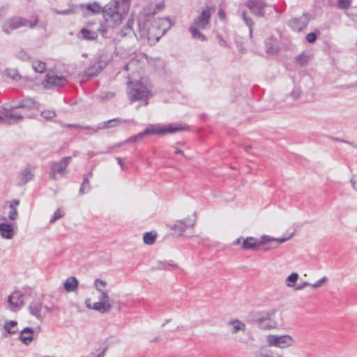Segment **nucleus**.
Instances as JSON below:
<instances>
[{
	"label": "nucleus",
	"mask_w": 357,
	"mask_h": 357,
	"mask_svg": "<svg viewBox=\"0 0 357 357\" xmlns=\"http://www.w3.org/2000/svg\"><path fill=\"white\" fill-rule=\"evenodd\" d=\"M163 8V4L159 3L155 6V10L151 12V8H147L144 12L138 16V33H135L132 29L134 19L130 17L124 26L119 31V36L122 38L133 34L137 40L147 39L151 40H158L161 36L165 33V28L162 27L165 23L167 22V19L159 18L151 22V18L155 13V10H160Z\"/></svg>",
	"instance_id": "1"
},
{
	"label": "nucleus",
	"mask_w": 357,
	"mask_h": 357,
	"mask_svg": "<svg viewBox=\"0 0 357 357\" xmlns=\"http://www.w3.org/2000/svg\"><path fill=\"white\" fill-rule=\"evenodd\" d=\"M128 6H121L118 1H111L103 8L102 14L105 22L107 27L115 28L119 26L127 15Z\"/></svg>",
	"instance_id": "2"
},
{
	"label": "nucleus",
	"mask_w": 357,
	"mask_h": 357,
	"mask_svg": "<svg viewBox=\"0 0 357 357\" xmlns=\"http://www.w3.org/2000/svg\"><path fill=\"white\" fill-rule=\"evenodd\" d=\"M38 22L37 16H33L31 20L21 17H13L4 21L1 25L2 31L6 33L10 34L13 31H15L20 27H29L33 29Z\"/></svg>",
	"instance_id": "3"
},
{
	"label": "nucleus",
	"mask_w": 357,
	"mask_h": 357,
	"mask_svg": "<svg viewBox=\"0 0 357 357\" xmlns=\"http://www.w3.org/2000/svg\"><path fill=\"white\" fill-rule=\"evenodd\" d=\"M275 310L267 312H252L248 315L249 321L257 324L258 327L263 330L275 328L277 323L272 319Z\"/></svg>",
	"instance_id": "4"
},
{
	"label": "nucleus",
	"mask_w": 357,
	"mask_h": 357,
	"mask_svg": "<svg viewBox=\"0 0 357 357\" xmlns=\"http://www.w3.org/2000/svg\"><path fill=\"white\" fill-rule=\"evenodd\" d=\"M128 95L131 102L139 100H145V105H148L147 98L150 94V91L147 88L140 82H128Z\"/></svg>",
	"instance_id": "5"
},
{
	"label": "nucleus",
	"mask_w": 357,
	"mask_h": 357,
	"mask_svg": "<svg viewBox=\"0 0 357 357\" xmlns=\"http://www.w3.org/2000/svg\"><path fill=\"white\" fill-rule=\"evenodd\" d=\"M266 342L270 347H275L280 349H287L293 347L296 344L294 338L287 334L285 335H268Z\"/></svg>",
	"instance_id": "6"
},
{
	"label": "nucleus",
	"mask_w": 357,
	"mask_h": 357,
	"mask_svg": "<svg viewBox=\"0 0 357 357\" xmlns=\"http://www.w3.org/2000/svg\"><path fill=\"white\" fill-rule=\"evenodd\" d=\"M185 129L186 128L185 126H174L172 124L164 127L160 125H150L143 131V132L145 137L151 135H165L167 133H174Z\"/></svg>",
	"instance_id": "7"
},
{
	"label": "nucleus",
	"mask_w": 357,
	"mask_h": 357,
	"mask_svg": "<svg viewBox=\"0 0 357 357\" xmlns=\"http://www.w3.org/2000/svg\"><path fill=\"white\" fill-rule=\"evenodd\" d=\"M213 13V7L206 6L202 9L199 15L194 19L192 24L198 26L200 29H206L209 24L211 15Z\"/></svg>",
	"instance_id": "8"
},
{
	"label": "nucleus",
	"mask_w": 357,
	"mask_h": 357,
	"mask_svg": "<svg viewBox=\"0 0 357 357\" xmlns=\"http://www.w3.org/2000/svg\"><path fill=\"white\" fill-rule=\"evenodd\" d=\"M98 291L100 293L99 301L93 305V310L101 313L108 312L112 308L108 294L103 290Z\"/></svg>",
	"instance_id": "9"
},
{
	"label": "nucleus",
	"mask_w": 357,
	"mask_h": 357,
	"mask_svg": "<svg viewBox=\"0 0 357 357\" xmlns=\"http://www.w3.org/2000/svg\"><path fill=\"white\" fill-rule=\"evenodd\" d=\"M310 20V15L305 13L301 16L292 19L289 24L293 30L301 32L307 27Z\"/></svg>",
	"instance_id": "10"
},
{
	"label": "nucleus",
	"mask_w": 357,
	"mask_h": 357,
	"mask_svg": "<svg viewBox=\"0 0 357 357\" xmlns=\"http://www.w3.org/2000/svg\"><path fill=\"white\" fill-rule=\"evenodd\" d=\"M246 6L255 15L261 17L265 15L264 9L267 6L265 0H248Z\"/></svg>",
	"instance_id": "11"
},
{
	"label": "nucleus",
	"mask_w": 357,
	"mask_h": 357,
	"mask_svg": "<svg viewBox=\"0 0 357 357\" xmlns=\"http://www.w3.org/2000/svg\"><path fill=\"white\" fill-rule=\"evenodd\" d=\"M130 122V120L122 119L121 118L112 119L104 122H101L98 125L97 128H91V127H84L85 129H91L93 132H97L98 130H104L111 128H114L123 123Z\"/></svg>",
	"instance_id": "12"
},
{
	"label": "nucleus",
	"mask_w": 357,
	"mask_h": 357,
	"mask_svg": "<svg viewBox=\"0 0 357 357\" xmlns=\"http://www.w3.org/2000/svg\"><path fill=\"white\" fill-rule=\"evenodd\" d=\"M105 68V65L101 61L96 60L92 61L89 66L83 73V77L91 79L97 76Z\"/></svg>",
	"instance_id": "13"
},
{
	"label": "nucleus",
	"mask_w": 357,
	"mask_h": 357,
	"mask_svg": "<svg viewBox=\"0 0 357 357\" xmlns=\"http://www.w3.org/2000/svg\"><path fill=\"white\" fill-rule=\"evenodd\" d=\"M66 82V79L63 76H57L54 74L47 73L45 79L43 82L45 88L50 89L52 86H63Z\"/></svg>",
	"instance_id": "14"
},
{
	"label": "nucleus",
	"mask_w": 357,
	"mask_h": 357,
	"mask_svg": "<svg viewBox=\"0 0 357 357\" xmlns=\"http://www.w3.org/2000/svg\"><path fill=\"white\" fill-rule=\"evenodd\" d=\"M195 224V218L192 219L187 218L181 220H177L174 225L170 227V228L178 234H182L188 228L192 227Z\"/></svg>",
	"instance_id": "15"
},
{
	"label": "nucleus",
	"mask_w": 357,
	"mask_h": 357,
	"mask_svg": "<svg viewBox=\"0 0 357 357\" xmlns=\"http://www.w3.org/2000/svg\"><path fill=\"white\" fill-rule=\"evenodd\" d=\"M15 223H0V236L4 239H12L15 234Z\"/></svg>",
	"instance_id": "16"
},
{
	"label": "nucleus",
	"mask_w": 357,
	"mask_h": 357,
	"mask_svg": "<svg viewBox=\"0 0 357 357\" xmlns=\"http://www.w3.org/2000/svg\"><path fill=\"white\" fill-rule=\"evenodd\" d=\"M265 50L268 54H276L280 51L279 41L274 37L271 36L265 40Z\"/></svg>",
	"instance_id": "17"
},
{
	"label": "nucleus",
	"mask_w": 357,
	"mask_h": 357,
	"mask_svg": "<svg viewBox=\"0 0 357 357\" xmlns=\"http://www.w3.org/2000/svg\"><path fill=\"white\" fill-rule=\"evenodd\" d=\"M24 294L20 291H15L8 298V303L10 307L17 308L20 307L24 304Z\"/></svg>",
	"instance_id": "18"
},
{
	"label": "nucleus",
	"mask_w": 357,
	"mask_h": 357,
	"mask_svg": "<svg viewBox=\"0 0 357 357\" xmlns=\"http://www.w3.org/2000/svg\"><path fill=\"white\" fill-rule=\"evenodd\" d=\"M20 204V200L14 199L10 202H6L3 208H9L8 218L10 220H16L18 218L17 206Z\"/></svg>",
	"instance_id": "19"
},
{
	"label": "nucleus",
	"mask_w": 357,
	"mask_h": 357,
	"mask_svg": "<svg viewBox=\"0 0 357 357\" xmlns=\"http://www.w3.org/2000/svg\"><path fill=\"white\" fill-rule=\"evenodd\" d=\"M70 160L71 157H63L59 162H52L51 165V169L54 172H57L58 174H63L67 168Z\"/></svg>",
	"instance_id": "20"
},
{
	"label": "nucleus",
	"mask_w": 357,
	"mask_h": 357,
	"mask_svg": "<svg viewBox=\"0 0 357 357\" xmlns=\"http://www.w3.org/2000/svg\"><path fill=\"white\" fill-rule=\"evenodd\" d=\"M29 312L37 319L42 320L44 316L42 314L41 311L43 309V303L40 300H34L29 305Z\"/></svg>",
	"instance_id": "21"
},
{
	"label": "nucleus",
	"mask_w": 357,
	"mask_h": 357,
	"mask_svg": "<svg viewBox=\"0 0 357 357\" xmlns=\"http://www.w3.org/2000/svg\"><path fill=\"white\" fill-rule=\"evenodd\" d=\"M40 107L38 102L35 100L27 98L21 100V102L12 107V109L24 108L27 109H37Z\"/></svg>",
	"instance_id": "22"
},
{
	"label": "nucleus",
	"mask_w": 357,
	"mask_h": 357,
	"mask_svg": "<svg viewBox=\"0 0 357 357\" xmlns=\"http://www.w3.org/2000/svg\"><path fill=\"white\" fill-rule=\"evenodd\" d=\"M33 329L31 327L24 328L20 334V340L26 345H29L33 340Z\"/></svg>",
	"instance_id": "23"
},
{
	"label": "nucleus",
	"mask_w": 357,
	"mask_h": 357,
	"mask_svg": "<svg viewBox=\"0 0 357 357\" xmlns=\"http://www.w3.org/2000/svg\"><path fill=\"white\" fill-rule=\"evenodd\" d=\"M33 178V173L29 167L23 169L18 174V179L21 184L24 185Z\"/></svg>",
	"instance_id": "24"
},
{
	"label": "nucleus",
	"mask_w": 357,
	"mask_h": 357,
	"mask_svg": "<svg viewBox=\"0 0 357 357\" xmlns=\"http://www.w3.org/2000/svg\"><path fill=\"white\" fill-rule=\"evenodd\" d=\"M77 38L85 40H94L98 38V33L88 29H82L77 35Z\"/></svg>",
	"instance_id": "25"
},
{
	"label": "nucleus",
	"mask_w": 357,
	"mask_h": 357,
	"mask_svg": "<svg viewBox=\"0 0 357 357\" xmlns=\"http://www.w3.org/2000/svg\"><path fill=\"white\" fill-rule=\"evenodd\" d=\"M24 119V116L21 114L17 113H6L3 114V123L12 124L16 123Z\"/></svg>",
	"instance_id": "26"
},
{
	"label": "nucleus",
	"mask_w": 357,
	"mask_h": 357,
	"mask_svg": "<svg viewBox=\"0 0 357 357\" xmlns=\"http://www.w3.org/2000/svg\"><path fill=\"white\" fill-rule=\"evenodd\" d=\"M78 284L77 279L72 276L65 280L63 288L67 292H73L77 289Z\"/></svg>",
	"instance_id": "27"
},
{
	"label": "nucleus",
	"mask_w": 357,
	"mask_h": 357,
	"mask_svg": "<svg viewBox=\"0 0 357 357\" xmlns=\"http://www.w3.org/2000/svg\"><path fill=\"white\" fill-rule=\"evenodd\" d=\"M257 245H259V243L257 242L255 238L253 237H247L246 238H243V241L241 243V247L244 250H252L255 249Z\"/></svg>",
	"instance_id": "28"
},
{
	"label": "nucleus",
	"mask_w": 357,
	"mask_h": 357,
	"mask_svg": "<svg viewBox=\"0 0 357 357\" xmlns=\"http://www.w3.org/2000/svg\"><path fill=\"white\" fill-rule=\"evenodd\" d=\"M228 324L232 326L231 332L233 334L238 333L239 331H245V324L239 319H232L228 323Z\"/></svg>",
	"instance_id": "29"
},
{
	"label": "nucleus",
	"mask_w": 357,
	"mask_h": 357,
	"mask_svg": "<svg viewBox=\"0 0 357 357\" xmlns=\"http://www.w3.org/2000/svg\"><path fill=\"white\" fill-rule=\"evenodd\" d=\"M81 7H85L89 11L93 14H98L102 13L103 8L102 6L97 1L86 5H81Z\"/></svg>",
	"instance_id": "30"
},
{
	"label": "nucleus",
	"mask_w": 357,
	"mask_h": 357,
	"mask_svg": "<svg viewBox=\"0 0 357 357\" xmlns=\"http://www.w3.org/2000/svg\"><path fill=\"white\" fill-rule=\"evenodd\" d=\"M199 29H200L198 26L192 24L189 28V31L192 34V36L195 39L199 40L201 41H205L206 40V36L201 33Z\"/></svg>",
	"instance_id": "31"
},
{
	"label": "nucleus",
	"mask_w": 357,
	"mask_h": 357,
	"mask_svg": "<svg viewBox=\"0 0 357 357\" xmlns=\"http://www.w3.org/2000/svg\"><path fill=\"white\" fill-rule=\"evenodd\" d=\"M17 326V321H6L4 324L3 328L7 333L15 334L17 332V330L16 328Z\"/></svg>",
	"instance_id": "32"
},
{
	"label": "nucleus",
	"mask_w": 357,
	"mask_h": 357,
	"mask_svg": "<svg viewBox=\"0 0 357 357\" xmlns=\"http://www.w3.org/2000/svg\"><path fill=\"white\" fill-rule=\"evenodd\" d=\"M91 185L89 183V180L87 176H84L83 182L81 184L79 193L80 195H84L85 193L89 192L91 190Z\"/></svg>",
	"instance_id": "33"
},
{
	"label": "nucleus",
	"mask_w": 357,
	"mask_h": 357,
	"mask_svg": "<svg viewBox=\"0 0 357 357\" xmlns=\"http://www.w3.org/2000/svg\"><path fill=\"white\" fill-rule=\"evenodd\" d=\"M156 237V233H154L153 231L146 232L144 234L143 240L145 244L152 245L155 242Z\"/></svg>",
	"instance_id": "34"
},
{
	"label": "nucleus",
	"mask_w": 357,
	"mask_h": 357,
	"mask_svg": "<svg viewBox=\"0 0 357 357\" xmlns=\"http://www.w3.org/2000/svg\"><path fill=\"white\" fill-rule=\"evenodd\" d=\"M298 279V274L296 273H292L290 274L285 280V284L288 287H296V282Z\"/></svg>",
	"instance_id": "35"
},
{
	"label": "nucleus",
	"mask_w": 357,
	"mask_h": 357,
	"mask_svg": "<svg viewBox=\"0 0 357 357\" xmlns=\"http://www.w3.org/2000/svg\"><path fill=\"white\" fill-rule=\"evenodd\" d=\"M78 11V8L75 6H71L69 7V8L66 10H55L54 12L58 15H73L75 13H77Z\"/></svg>",
	"instance_id": "36"
},
{
	"label": "nucleus",
	"mask_w": 357,
	"mask_h": 357,
	"mask_svg": "<svg viewBox=\"0 0 357 357\" xmlns=\"http://www.w3.org/2000/svg\"><path fill=\"white\" fill-rule=\"evenodd\" d=\"M309 56L308 54H305V52L301 53V54L298 55L296 57V63L301 66H305L308 63L309 61Z\"/></svg>",
	"instance_id": "37"
},
{
	"label": "nucleus",
	"mask_w": 357,
	"mask_h": 357,
	"mask_svg": "<svg viewBox=\"0 0 357 357\" xmlns=\"http://www.w3.org/2000/svg\"><path fill=\"white\" fill-rule=\"evenodd\" d=\"M241 17L245 24L249 27L250 36L251 37L252 35V26L254 25L252 20L247 15L245 11L241 13Z\"/></svg>",
	"instance_id": "38"
},
{
	"label": "nucleus",
	"mask_w": 357,
	"mask_h": 357,
	"mask_svg": "<svg viewBox=\"0 0 357 357\" xmlns=\"http://www.w3.org/2000/svg\"><path fill=\"white\" fill-rule=\"evenodd\" d=\"M33 68L36 72L42 73L46 69V63L41 61H36L33 63Z\"/></svg>",
	"instance_id": "39"
},
{
	"label": "nucleus",
	"mask_w": 357,
	"mask_h": 357,
	"mask_svg": "<svg viewBox=\"0 0 357 357\" xmlns=\"http://www.w3.org/2000/svg\"><path fill=\"white\" fill-rule=\"evenodd\" d=\"M352 3V0H337V7L340 10L348 9Z\"/></svg>",
	"instance_id": "40"
},
{
	"label": "nucleus",
	"mask_w": 357,
	"mask_h": 357,
	"mask_svg": "<svg viewBox=\"0 0 357 357\" xmlns=\"http://www.w3.org/2000/svg\"><path fill=\"white\" fill-rule=\"evenodd\" d=\"M144 137V135L142 131V132L130 137L129 139H126V141L123 142V143L136 142L142 140Z\"/></svg>",
	"instance_id": "41"
},
{
	"label": "nucleus",
	"mask_w": 357,
	"mask_h": 357,
	"mask_svg": "<svg viewBox=\"0 0 357 357\" xmlns=\"http://www.w3.org/2000/svg\"><path fill=\"white\" fill-rule=\"evenodd\" d=\"M16 56L22 61H28L30 59L29 53L24 50H20L17 53Z\"/></svg>",
	"instance_id": "42"
},
{
	"label": "nucleus",
	"mask_w": 357,
	"mask_h": 357,
	"mask_svg": "<svg viewBox=\"0 0 357 357\" xmlns=\"http://www.w3.org/2000/svg\"><path fill=\"white\" fill-rule=\"evenodd\" d=\"M63 216V214L62 213V212L61 211V210L59 208L57 209L54 215H52V217L51 218V219L50 220V223H54V222H56L57 220H59V218H62Z\"/></svg>",
	"instance_id": "43"
},
{
	"label": "nucleus",
	"mask_w": 357,
	"mask_h": 357,
	"mask_svg": "<svg viewBox=\"0 0 357 357\" xmlns=\"http://www.w3.org/2000/svg\"><path fill=\"white\" fill-rule=\"evenodd\" d=\"M94 285L98 291H102L100 287H105L107 285V282L104 280L96 279L94 281Z\"/></svg>",
	"instance_id": "44"
},
{
	"label": "nucleus",
	"mask_w": 357,
	"mask_h": 357,
	"mask_svg": "<svg viewBox=\"0 0 357 357\" xmlns=\"http://www.w3.org/2000/svg\"><path fill=\"white\" fill-rule=\"evenodd\" d=\"M42 116L47 119H51L56 116V113L54 111L45 110L42 112Z\"/></svg>",
	"instance_id": "45"
},
{
	"label": "nucleus",
	"mask_w": 357,
	"mask_h": 357,
	"mask_svg": "<svg viewBox=\"0 0 357 357\" xmlns=\"http://www.w3.org/2000/svg\"><path fill=\"white\" fill-rule=\"evenodd\" d=\"M317 38V34L314 32L310 33L307 34V36H306V40L310 43H314L316 41Z\"/></svg>",
	"instance_id": "46"
},
{
	"label": "nucleus",
	"mask_w": 357,
	"mask_h": 357,
	"mask_svg": "<svg viewBox=\"0 0 357 357\" xmlns=\"http://www.w3.org/2000/svg\"><path fill=\"white\" fill-rule=\"evenodd\" d=\"M327 281V278L326 276L323 277L322 278L318 280L315 283L311 284V287L312 288H318L321 286V284Z\"/></svg>",
	"instance_id": "47"
},
{
	"label": "nucleus",
	"mask_w": 357,
	"mask_h": 357,
	"mask_svg": "<svg viewBox=\"0 0 357 357\" xmlns=\"http://www.w3.org/2000/svg\"><path fill=\"white\" fill-rule=\"evenodd\" d=\"M107 25H103V24H101L100 28L98 29V32H99L100 33L102 34V36L104 37V38H106L107 37Z\"/></svg>",
	"instance_id": "48"
},
{
	"label": "nucleus",
	"mask_w": 357,
	"mask_h": 357,
	"mask_svg": "<svg viewBox=\"0 0 357 357\" xmlns=\"http://www.w3.org/2000/svg\"><path fill=\"white\" fill-rule=\"evenodd\" d=\"M301 92L300 89H294L291 91L290 96L294 100H298L301 96Z\"/></svg>",
	"instance_id": "49"
},
{
	"label": "nucleus",
	"mask_w": 357,
	"mask_h": 357,
	"mask_svg": "<svg viewBox=\"0 0 357 357\" xmlns=\"http://www.w3.org/2000/svg\"><path fill=\"white\" fill-rule=\"evenodd\" d=\"M273 239L274 238H271L269 236L264 235L261 236L260 242L258 243L259 245L269 241H273Z\"/></svg>",
	"instance_id": "50"
},
{
	"label": "nucleus",
	"mask_w": 357,
	"mask_h": 357,
	"mask_svg": "<svg viewBox=\"0 0 357 357\" xmlns=\"http://www.w3.org/2000/svg\"><path fill=\"white\" fill-rule=\"evenodd\" d=\"M308 286H310L311 287V284L307 282H303L298 285H296L294 289L298 291V290H301L303 289H304L305 287H308Z\"/></svg>",
	"instance_id": "51"
},
{
	"label": "nucleus",
	"mask_w": 357,
	"mask_h": 357,
	"mask_svg": "<svg viewBox=\"0 0 357 357\" xmlns=\"http://www.w3.org/2000/svg\"><path fill=\"white\" fill-rule=\"evenodd\" d=\"M293 234H291L287 238H274L273 241L277 242L278 244L283 243L290 239L292 237Z\"/></svg>",
	"instance_id": "52"
},
{
	"label": "nucleus",
	"mask_w": 357,
	"mask_h": 357,
	"mask_svg": "<svg viewBox=\"0 0 357 357\" xmlns=\"http://www.w3.org/2000/svg\"><path fill=\"white\" fill-rule=\"evenodd\" d=\"M352 188L354 190L357 191V175L354 176L350 180Z\"/></svg>",
	"instance_id": "53"
},
{
	"label": "nucleus",
	"mask_w": 357,
	"mask_h": 357,
	"mask_svg": "<svg viewBox=\"0 0 357 357\" xmlns=\"http://www.w3.org/2000/svg\"><path fill=\"white\" fill-rule=\"evenodd\" d=\"M113 1H118L121 6H128V8H130V0H114Z\"/></svg>",
	"instance_id": "54"
},
{
	"label": "nucleus",
	"mask_w": 357,
	"mask_h": 357,
	"mask_svg": "<svg viewBox=\"0 0 357 357\" xmlns=\"http://www.w3.org/2000/svg\"><path fill=\"white\" fill-rule=\"evenodd\" d=\"M167 266H169V264H167L165 262L160 261L158 263L155 268L158 269V270L165 269V268H167Z\"/></svg>",
	"instance_id": "55"
},
{
	"label": "nucleus",
	"mask_w": 357,
	"mask_h": 357,
	"mask_svg": "<svg viewBox=\"0 0 357 357\" xmlns=\"http://www.w3.org/2000/svg\"><path fill=\"white\" fill-rule=\"evenodd\" d=\"M346 15L351 18L353 21L357 22V14L352 12H347Z\"/></svg>",
	"instance_id": "56"
},
{
	"label": "nucleus",
	"mask_w": 357,
	"mask_h": 357,
	"mask_svg": "<svg viewBox=\"0 0 357 357\" xmlns=\"http://www.w3.org/2000/svg\"><path fill=\"white\" fill-rule=\"evenodd\" d=\"M8 75L13 79H17L18 77H20L19 74L15 70H11V73H8Z\"/></svg>",
	"instance_id": "57"
},
{
	"label": "nucleus",
	"mask_w": 357,
	"mask_h": 357,
	"mask_svg": "<svg viewBox=\"0 0 357 357\" xmlns=\"http://www.w3.org/2000/svg\"><path fill=\"white\" fill-rule=\"evenodd\" d=\"M126 143H123V142H121V143H119V144H116L115 145H114L112 147H109L108 151H107L105 153H110L112 151V149H114V148H117V147H120L121 146H122L123 144H125Z\"/></svg>",
	"instance_id": "58"
},
{
	"label": "nucleus",
	"mask_w": 357,
	"mask_h": 357,
	"mask_svg": "<svg viewBox=\"0 0 357 357\" xmlns=\"http://www.w3.org/2000/svg\"><path fill=\"white\" fill-rule=\"evenodd\" d=\"M116 160H117L119 165L121 166V169H125V164L123 162V159L121 158H116Z\"/></svg>",
	"instance_id": "59"
},
{
	"label": "nucleus",
	"mask_w": 357,
	"mask_h": 357,
	"mask_svg": "<svg viewBox=\"0 0 357 357\" xmlns=\"http://www.w3.org/2000/svg\"><path fill=\"white\" fill-rule=\"evenodd\" d=\"M85 304H86V307L88 309H93V305H91V299L90 298H87L85 301Z\"/></svg>",
	"instance_id": "60"
},
{
	"label": "nucleus",
	"mask_w": 357,
	"mask_h": 357,
	"mask_svg": "<svg viewBox=\"0 0 357 357\" xmlns=\"http://www.w3.org/2000/svg\"><path fill=\"white\" fill-rule=\"evenodd\" d=\"M218 15L222 20L225 18V13L222 10L218 11Z\"/></svg>",
	"instance_id": "61"
},
{
	"label": "nucleus",
	"mask_w": 357,
	"mask_h": 357,
	"mask_svg": "<svg viewBox=\"0 0 357 357\" xmlns=\"http://www.w3.org/2000/svg\"><path fill=\"white\" fill-rule=\"evenodd\" d=\"M56 174H58V173L54 172L53 170L51 169L50 178L53 180H56Z\"/></svg>",
	"instance_id": "62"
},
{
	"label": "nucleus",
	"mask_w": 357,
	"mask_h": 357,
	"mask_svg": "<svg viewBox=\"0 0 357 357\" xmlns=\"http://www.w3.org/2000/svg\"><path fill=\"white\" fill-rule=\"evenodd\" d=\"M175 153L176 154H181V155L184 156L183 151L182 150L179 149H177V148L175 149Z\"/></svg>",
	"instance_id": "63"
},
{
	"label": "nucleus",
	"mask_w": 357,
	"mask_h": 357,
	"mask_svg": "<svg viewBox=\"0 0 357 357\" xmlns=\"http://www.w3.org/2000/svg\"><path fill=\"white\" fill-rule=\"evenodd\" d=\"M243 238H238L236 241H234V245H238L241 243V239L243 240Z\"/></svg>",
	"instance_id": "64"
}]
</instances>
